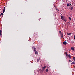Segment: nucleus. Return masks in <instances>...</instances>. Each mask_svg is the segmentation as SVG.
<instances>
[{
  "label": "nucleus",
  "instance_id": "26",
  "mask_svg": "<svg viewBox=\"0 0 75 75\" xmlns=\"http://www.w3.org/2000/svg\"><path fill=\"white\" fill-rule=\"evenodd\" d=\"M2 34H1V33H0V35H2Z\"/></svg>",
  "mask_w": 75,
  "mask_h": 75
},
{
  "label": "nucleus",
  "instance_id": "17",
  "mask_svg": "<svg viewBox=\"0 0 75 75\" xmlns=\"http://www.w3.org/2000/svg\"><path fill=\"white\" fill-rule=\"evenodd\" d=\"M73 59L74 60V61H75V57H73Z\"/></svg>",
  "mask_w": 75,
  "mask_h": 75
},
{
  "label": "nucleus",
  "instance_id": "27",
  "mask_svg": "<svg viewBox=\"0 0 75 75\" xmlns=\"http://www.w3.org/2000/svg\"><path fill=\"white\" fill-rule=\"evenodd\" d=\"M66 57H67V58H68V54H67V55H66Z\"/></svg>",
  "mask_w": 75,
  "mask_h": 75
},
{
  "label": "nucleus",
  "instance_id": "11",
  "mask_svg": "<svg viewBox=\"0 0 75 75\" xmlns=\"http://www.w3.org/2000/svg\"><path fill=\"white\" fill-rule=\"evenodd\" d=\"M59 34H62V32H61V31H59Z\"/></svg>",
  "mask_w": 75,
  "mask_h": 75
},
{
  "label": "nucleus",
  "instance_id": "23",
  "mask_svg": "<svg viewBox=\"0 0 75 75\" xmlns=\"http://www.w3.org/2000/svg\"><path fill=\"white\" fill-rule=\"evenodd\" d=\"M1 15H4V14L3 13H1Z\"/></svg>",
  "mask_w": 75,
  "mask_h": 75
},
{
  "label": "nucleus",
  "instance_id": "4",
  "mask_svg": "<svg viewBox=\"0 0 75 75\" xmlns=\"http://www.w3.org/2000/svg\"><path fill=\"white\" fill-rule=\"evenodd\" d=\"M35 54L37 55L38 54V52L36 51V50H34Z\"/></svg>",
  "mask_w": 75,
  "mask_h": 75
},
{
  "label": "nucleus",
  "instance_id": "24",
  "mask_svg": "<svg viewBox=\"0 0 75 75\" xmlns=\"http://www.w3.org/2000/svg\"><path fill=\"white\" fill-rule=\"evenodd\" d=\"M41 71H42V72H43V71H44V70L42 69V70H41Z\"/></svg>",
  "mask_w": 75,
  "mask_h": 75
},
{
  "label": "nucleus",
  "instance_id": "30",
  "mask_svg": "<svg viewBox=\"0 0 75 75\" xmlns=\"http://www.w3.org/2000/svg\"><path fill=\"white\" fill-rule=\"evenodd\" d=\"M69 62H71V60H69Z\"/></svg>",
  "mask_w": 75,
  "mask_h": 75
},
{
  "label": "nucleus",
  "instance_id": "2",
  "mask_svg": "<svg viewBox=\"0 0 75 75\" xmlns=\"http://www.w3.org/2000/svg\"><path fill=\"white\" fill-rule=\"evenodd\" d=\"M46 67H47L46 66H45L44 67H42V69H43V70H44V71H45V68H46Z\"/></svg>",
  "mask_w": 75,
  "mask_h": 75
},
{
  "label": "nucleus",
  "instance_id": "15",
  "mask_svg": "<svg viewBox=\"0 0 75 75\" xmlns=\"http://www.w3.org/2000/svg\"><path fill=\"white\" fill-rule=\"evenodd\" d=\"M3 10H4L5 11H6V7H5L4 8V9Z\"/></svg>",
  "mask_w": 75,
  "mask_h": 75
},
{
  "label": "nucleus",
  "instance_id": "25",
  "mask_svg": "<svg viewBox=\"0 0 75 75\" xmlns=\"http://www.w3.org/2000/svg\"><path fill=\"white\" fill-rule=\"evenodd\" d=\"M2 31L1 30H0V33H1Z\"/></svg>",
  "mask_w": 75,
  "mask_h": 75
},
{
  "label": "nucleus",
  "instance_id": "22",
  "mask_svg": "<svg viewBox=\"0 0 75 75\" xmlns=\"http://www.w3.org/2000/svg\"><path fill=\"white\" fill-rule=\"evenodd\" d=\"M5 11H4V10H3V13H4V12Z\"/></svg>",
  "mask_w": 75,
  "mask_h": 75
},
{
  "label": "nucleus",
  "instance_id": "13",
  "mask_svg": "<svg viewBox=\"0 0 75 75\" xmlns=\"http://www.w3.org/2000/svg\"><path fill=\"white\" fill-rule=\"evenodd\" d=\"M64 54H65V55L66 54L67 55H68V53L67 52H65L64 53Z\"/></svg>",
  "mask_w": 75,
  "mask_h": 75
},
{
  "label": "nucleus",
  "instance_id": "32",
  "mask_svg": "<svg viewBox=\"0 0 75 75\" xmlns=\"http://www.w3.org/2000/svg\"><path fill=\"white\" fill-rule=\"evenodd\" d=\"M1 16V14H0V17Z\"/></svg>",
  "mask_w": 75,
  "mask_h": 75
},
{
  "label": "nucleus",
  "instance_id": "19",
  "mask_svg": "<svg viewBox=\"0 0 75 75\" xmlns=\"http://www.w3.org/2000/svg\"><path fill=\"white\" fill-rule=\"evenodd\" d=\"M69 18L70 20V21H71V17H69Z\"/></svg>",
  "mask_w": 75,
  "mask_h": 75
},
{
  "label": "nucleus",
  "instance_id": "9",
  "mask_svg": "<svg viewBox=\"0 0 75 75\" xmlns=\"http://www.w3.org/2000/svg\"><path fill=\"white\" fill-rule=\"evenodd\" d=\"M74 64H75V61H74V62H73L72 63H71V65H73Z\"/></svg>",
  "mask_w": 75,
  "mask_h": 75
},
{
  "label": "nucleus",
  "instance_id": "20",
  "mask_svg": "<svg viewBox=\"0 0 75 75\" xmlns=\"http://www.w3.org/2000/svg\"><path fill=\"white\" fill-rule=\"evenodd\" d=\"M37 62H38L39 61V59H38L37 61Z\"/></svg>",
  "mask_w": 75,
  "mask_h": 75
},
{
  "label": "nucleus",
  "instance_id": "34",
  "mask_svg": "<svg viewBox=\"0 0 75 75\" xmlns=\"http://www.w3.org/2000/svg\"><path fill=\"white\" fill-rule=\"evenodd\" d=\"M0 13H1V12H0Z\"/></svg>",
  "mask_w": 75,
  "mask_h": 75
},
{
  "label": "nucleus",
  "instance_id": "18",
  "mask_svg": "<svg viewBox=\"0 0 75 75\" xmlns=\"http://www.w3.org/2000/svg\"><path fill=\"white\" fill-rule=\"evenodd\" d=\"M67 6H68L69 7L70 6L69 5V4H67Z\"/></svg>",
  "mask_w": 75,
  "mask_h": 75
},
{
  "label": "nucleus",
  "instance_id": "33",
  "mask_svg": "<svg viewBox=\"0 0 75 75\" xmlns=\"http://www.w3.org/2000/svg\"><path fill=\"white\" fill-rule=\"evenodd\" d=\"M55 5H54V7H55Z\"/></svg>",
  "mask_w": 75,
  "mask_h": 75
},
{
  "label": "nucleus",
  "instance_id": "31",
  "mask_svg": "<svg viewBox=\"0 0 75 75\" xmlns=\"http://www.w3.org/2000/svg\"><path fill=\"white\" fill-rule=\"evenodd\" d=\"M39 59H40V57L39 58Z\"/></svg>",
  "mask_w": 75,
  "mask_h": 75
},
{
  "label": "nucleus",
  "instance_id": "12",
  "mask_svg": "<svg viewBox=\"0 0 75 75\" xmlns=\"http://www.w3.org/2000/svg\"><path fill=\"white\" fill-rule=\"evenodd\" d=\"M73 7L71 6V10H73Z\"/></svg>",
  "mask_w": 75,
  "mask_h": 75
},
{
  "label": "nucleus",
  "instance_id": "1",
  "mask_svg": "<svg viewBox=\"0 0 75 75\" xmlns=\"http://www.w3.org/2000/svg\"><path fill=\"white\" fill-rule=\"evenodd\" d=\"M61 18L62 20H63V21H65V22L67 21V19H65V17H64V16H61Z\"/></svg>",
  "mask_w": 75,
  "mask_h": 75
},
{
  "label": "nucleus",
  "instance_id": "16",
  "mask_svg": "<svg viewBox=\"0 0 75 75\" xmlns=\"http://www.w3.org/2000/svg\"><path fill=\"white\" fill-rule=\"evenodd\" d=\"M40 73H41V74H42V71H41V70L40 69Z\"/></svg>",
  "mask_w": 75,
  "mask_h": 75
},
{
  "label": "nucleus",
  "instance_id": "8",
  "mask_svg": "<svg viewBox=\"0 0 75 75\" xmlns=\"http://www.w3.org/2000/svg\"><path fill=\"white\" fill-rule=\"evenodd\" d=\"M32 48H33V49L34 51L36 49H35V47H32Z\"/></svg>",
  "mask_w": 75,
  "mask_h": 75
},
{
  "label": "nucleus",
  "instance_id": "10",
  "mask_svg": "<svg viewBox=\"0 0 75 75\" xmlns=\"http://www.w3.org/2000/svg\"><path fill=\"white\" fill-rule=\"evenodd\" d=\"M67 35H71V33H69L68 32H67Z\"/></svg>",
  "mask_w": 75,
  "mask_h": 75
},
{
  "label": "nucleus",
  "instance_id": "7",
  "mask_svg": "<svg viewBox=\"0 0 75 75\" xmlns=\"http://www.w3.org/2000/svg\"><path fill=\"white\" fill-rule=\"evenodd\" d=\"M71 49L72 51H74V48L73 47H71Z\"/></svg>",
  "mask_w": 75,
  "mask_h": 75
},
{
  "label": "nucleus",
  "instance_id": "21",
  "mask_svg": "<svg viewBox=\"0 0 75 75\" xmlns=\"http://www.w3.org/2000/svg\"><path fill=\"white\" fill-rule=\"evenodd\" d=\"M56 10H57V11H59V9H58L57 8H56Z\"/></svg>",
  "mask_w": 75,
  "mask_h": 75
},
{
  "label": "nucleus",
  "instance_id": "14",
  "mask_svg": "<svg viewBox=\"0 0 75 75\" xmlns=\"http://www.w3.org/2000/svg\"><path fill=\"white\" fill-rule=\"evenodd\" d=\"M46 72H48V69H46Z\"/></svg>",
  "mask_w": 75,
  "mask_h": 75
},
{
  "label": "nucleus",
  "instance_id": "28",
  "mask_svg": "<svg viewBox=\"0 0 75 75\" xmlns=\"http://www.w3.org/2000/svg\"><path fill=\"white\" fill-rule=\"evenodd\" d=\"M74 39L75 40V35H74Z\"/></svg>",
  "mask_w": 75,
  "mask_h": 75
},
{
  "label": "nucleus",
  "instance_id": "29",
  "mask_svg": "<svg viewBox=\"0 0 75 75\" xmlns=\"http://www.w3.org/2000/svg\"><path fill=\"white\" fill-rule=\"evenodd\" d=\"M70 6H71V4H70L69 5Z\"/></svg>",
  "mask_w": 75,
  "mask_h": 75
},
{
  "label": "nucleus",
  "instance_id": "3",
  "mask_svg": "<svg viewBox=\"0 0 75 75\" xmlns=\"http://www.w3.org/2000/svg\"><path fill=\"white\" fill-rule=\"evenodd\" d=\"M67 43V42L64 41L63 43V44L64 45H66Z\"/></svg>",
  "mask_w": 75,
  "mask_h": 75
},
{
  "label": "nucleus",
  "instance_id": "5",
  "mask_svg": "<svg viewBox=\"0 0 75 75\" xmlns=\"http://www.w3.org/2000/svg\"><path fill=\"white\" fill-rule=\"evenodd\" d=\"M68 57L69 58H70V59H71L72 56L70 55V54H68Z\"/></svg>",
  "mask_w": 75,
  "mask_h": 75
},
{
  "label": "nucleus",
  "instance_id": "6",
  "mask_svg": "<svg viewBox=\"0 0 75 75\" xmlns=\"http://www.w3.org/2000/svg\"><path fill=\"white\" fill-rule=\"evenodd\" d=\"M61 35V38H63L64 37V35H63V34L62 33L60 34Z\"/></svg>",
  "mask_w": 75,
  "mask_h": 75
}]
</instances>
